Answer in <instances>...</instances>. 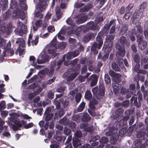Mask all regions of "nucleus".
<instances>
[{
  "label": "nucleus",
  "instance_id": "obj_49",
  "mask_svg": "<svg viewBox=\"0 0 148 148\" xmlns=\"http://www.w3.org/2000/svg\"><path fill=\"white\" fill-rule=\"evenodd\" d=\"M54 130H53L51 131L48 130L45 134V136L48 138L50 139L52 136L53 134L54 133Z\"/></svg>",
  "mask_w": 148,
  "mask_h": 148
},
{
  "label": "nucleus",
  "instance_id": "obj_10",
  "mask_svg": "<svg viewBox=\"0 0 148 148\" xmlns=\"http://www.w3.org/2000/svg\"><path fill=\"white\" fill-rule=\"evenodd\" d=\"M65 60V56L64 55L62 58V60H59L56 64V61L55 60L52 61L51 64L53 67H54L56 71H58L61 66V65L63 62Z\"/></svg>",
  "mask_w": 148,
  "mask_h": 148
},
{
  "label": "nucleus",
  "instance_id": "obj_59",
  "mask_svg": "<svg viewBox=\"0 0 148 148\" xmlns=\"http://www.w3.org/2000/svg\"><path fill=\"white\" fill-rule=\"evenodd\" d=\"M54 69H55L54 67H52L51 65V67L49 71V73H48V75L50 77L53 76L54 74Z\"/></svg>",
  "mask_w": 148,
  "mask_h": 148
},
{
  "label": "nucleus",
  "instance_id": "obj_23",
  "mask_svg": "<svg viewBox=\"0 0 148 148\" xmlns=\"http://www.w3.org/2000/svg\"><path fill=\"white\" fill-rule=\"evenodd\" d=\"M141 64L143 66L145 69H148V57L142 58L141 60Z\"/></svg>",
  "mask_w": 148,
  "mask_h": 148
},
{
  "label": "nucleus",
  "instance_id": "obj_27",
  "mask_svg": "<svg viewBox=\"0 0 148 148\" xmlns=\"http://www.w3.org/2000/svg\"><path fill=\"white\" fill-rule=\"evenodd\" d=\"M119 41L120 44L124 47L125 45L127 46L130 43L128 42L126 38L124 36H122L120 38Z\"/></svg>",
  "mask_w": 148,
  "mask_h": 148
},
{
  "label": "nucleus",
  "instance_id": "obj_33",
  "mask_svg": "<svg viewBox=\"0 0 148 148\" xmlns=\"http://www.w3.org/2000/svg\"><path fill=\"white\" fill-rule=\"evenodd\" d=\"M59 122L60 124H63L64 126H66L68 125L69 123V120L66 116H64L62 119L60 120Z\"/></svg>",
  "mask_w": 148,
  "mask_h": 148
},
{
  "label": "nucleus",
  "instance_id": "obj_36",
  "mask_svg": "<svg viewBox=\"0 0 148 148\" xmlns=\"http://www.w3.org/2000/svg\"><path fill=\"white\" fill-rule=\"evenodd\" d=\"M92 5L91 4H88L84 8H81L80 9L81 12H83L88 11L90 9L92 8Z\"/></svg>",
  "mask_w": 148,
  "mask_h": 148
},
{
  "label": "nucleus",
  "instance_id": "obj_12",
  "mask_svg": "<svg viewBox=\"0 0 148 148\" xmlns=\"http://www.w3.org/2000/svg\"><path fill=\"white\" fill-rule=\"evenodd\" d=\"M43 4L41 5V7H39L38 6V3L37 6V10H38L36 12L35 15V17L37 18L39 17L40 18H42L43 17V14H42V12L46 9L47 8V6L45 5L44 6Z\"/></svg>",
  "mask_w": 148,
  "mask_h": 148
},
{
  "label": "nucleus",
  "instance_id": "obj_51",
  "mask_svg": "<svg viewBox=\"0 0 148 148\" xmlns=\"http://www.w3.org/2000/svg\"><path fill=\"white\" fill-rule=\"evenodd\" d=\"M85 105V103L83 101L82 102L79 106L77 109V111L78 112H81L84 109Z\"/></svg>",
  "mask_w": 148,
  "mask_h": 148
},
{
  "label": "nucleus",
  "instance_id": "obj_53",
  "mask_svg": "<svg viewBox=\"0 0 148 148\" xmlns=\"http://www.w3.org/2000/svg\"><path fill=\"white\" fill-rule=\"evenodd\" d=\"M59 143H58L56 141L54 140L51 143V144L50 145L51 148H58L59 147Z\"/></svg>",
  "mask_w": 148,
  "mask_h": 148
},
{
  "label": "nucleus",
  "instance_id": "obj_19",
  "mask_svg": "<svg viewBox=\"0 0 148 148\" xmlns=\"http://www.w3.org/2000/svg\"><path fill=\"white\" fill-rule=\"evenodd\" d=\"M99 135H97L92 137L89 141L90 144L92 146H96L99 144V142L97 141L100 139Z\"/></svg>",
  "mask_w": 148,
  "mask_h": 148
},
{
  "label": "nucleus",
  "instance_id": "obj_29",
  "mask_svg": "<svg viewBox=\"0 0 148 148\" xmlns=\"http://www.w3.org/2000/svg\"><path fill=\"white\" fill-rule=\"evenodd\" d=\"M137 92H133L131 91L130 89H128L127 90V92L126 93V99H128L131 97L132 95L134 96L137 95Z\"/></svg>",
  "mask_w": 148,
  "mask_h": 148
},
{
  "label": "nucleus",
  "instance_id": "obj_62",
  "mask_svg": "<svg viewBox=\"0 0 148 148\" xmlns=\"http://www.w3.org/2000/svg\"><path fill=\"white\" fill-rule=\"evenodd\" d=\"M24 51V49H21L20 47H18L15 52V54L16 55L18 53V52L19 55L21 56L23 54Z\"/></svg>",
  "mask_w": 148,
  "mask_h": 148
},
{
  "label": "nucleus",
  "instance_id": "obj_4",
  "mask_svg": "<svg viewBox=\"0 0 148 148\" xmlns=\"http://www.w3.org/2000/svg\"><path fill=\"white\" fill-rule=\"evenodd\" d=\"M82 136V132L80 131H76L74 134V136L73 138V145L75 148L78 147L82 145V142L79 138Z\"/></svg>",
  "mask_w": 148,
  "mask_h": 148
},
{
  "label": "nucleus",
  "instance_id": "obj_21",
  "mask_svg": "<svg viewBox=\"0 0 148 148\" xmlns=\"http://www.w3.org/2000/svg\"><path fill=\"white\" fill-rule=\"evenodd\" d=\"M108 138L106 137H103L99 141L100 142V144L97 147V148H103L105 144H106L108 141Z\"/></svg>",
  "mask_w": 148,
  "mask_h": 148
},
{
  "label": "nucleus",
  "instance_id": "obj_26",
  "mask_svg": "<svg viewBox=\"0 0 148 148\" xmlns=\"http://www.w3.org/2000/svg\"><path fill=\"white\" fill-rule=\"evenodd\" d=\"M69 43L70 45V48L73 49L76 47V40L74 38H69Z\"/></svg>",
  "mask_w": 148,
  "mask_h": 148
},
{
  "label": "nucleus",
  "instance_id": "obj_7",
  "mask_svg": "<svg viewBox=\"0 0 148 148\" xmlns=\"http://www.w3.org/2000/svg\"><path fill=\"white\" fill-rule=\"evenodd\" d=\"M71 70L69 69L65 72L64 75L66 77V80L68 82H70L73 80L78 75L77 72H72Z\"/></svg>",
  "mask_w": 148,
  "mask_h": 148
},
{
  "label": "nucleus",
  "instance_id": "obj_48",
  "mask_svg": "<svg viewBox=\"0 0 148 148\" xmlns=\"http://www.w3.org/2000/svg\"><path fill=\"white\" fill-rule=\"evenodd\" d=\"M121 75L119 74H116L114 75V82H121Z\"/></svg>",
  "mask_w": 148,
  "mask_h": 148
},
{
  "label": "nucleus",
  "instance_id": "obj_24",
  "mask_svg": "<svg viewBox=\"0 0 148 148\" xmlns=\"http://www.w3.org/2000/svg\"><path fill=\"white\" fill-rule=\"evenodd\" d=\"M98 49V45L96 42H94L93 45H92L90 49V51L94 55H96L98 53V51L97 49Z\"/></svg>",
  "mask_w": 148,
  "mask_h": 148
},
{
  "label": "nucleus",
  "instance_id": "obj_1",
  "mask_svg": "<svg viewBox=\"0 0 148 148\" xmlns=\"http://www.w3.org/2000/svg\"><path fill=\"white\" fill-rule=\"evenodd\" d=\"M147 7V3L145 1H143L139 5V9L135 10L132 18L133 19L132 23L133 24H136L140 20L143 12Z\"/></svg>",
  "mask_w": 148,
  "mask_h": 148
},
{
  "label": "nucleus",
  "instance_id": "obj_58",
  "mask_svg": "<svg viewBox=\"0 0 148 148\" xmlns=\"http://www.w3.org/2000/svg\"><path fill=\"white\" fill-rule=\"evenodd\" d=\"M134 57V61L136 63H139L140 62V58L139 56L137 54H135Z\"/></svg>",
  "mask_w": 148,
  "mask_h": 148
},
{
  "label": "nucleus",
  "instance_id": "obj_13",
  "mask_svg": "<svg viewBox=\"0 0 148 148\" xmlns=\"http://www.w3.org/2000/svg\"><path fill=\"white\" fill-rule=\"evenodd\" d=\"M105 87L103 84H100L96 97L99 100H100V97L104 96L105 93Z\"/></svg>",
  "mask_w": 148,
  "mask_h": 148
},
{
  "label": "nucleus",
  "instance_id": "obj_60",
  "mask_svg": "<svg viewBox=\"0 0 148 148\" xmlns=\"http://www.w3.org/2000/svg\"><path fill=\"white\" fill-rule=\"evenodd\" d=\"M10 16L11 14L10 13V11L8 10L3 14V17L4 19L6 20L10 17Z\"/></svg>",
  "mask_w": 148,
  "mask_h": 148
},
{
  "label": "nucleus",
  "instance_id": "obj_14",
  "mask_svg": "<svg viewBox=\"0 0 148 148\" xmlns=\"http://www.w3.org/2000/svg\"><path fill=\"white\" fill-rule=\"evenodd\" d=\"M49 58V56L45 54L41 55L37 59V63L39 64L44 63L48 61Z\"/></svg>",
  "mask_w": 148,
  "mask_h": 148
},
{
  "label": "nucleus",
  "instance_id": "obj_43",
  "mask_svg": "<svg viewBox=\"0 0 148 148\" xmlns=\"http://www.w3.org/2000/svg\"><path fill=\"white\" fill-rule=\"evenodd\" d=\"M112 69L115 71H120V69L119 67L118 64L115 62L112 63Z\"/></svg>",
  "mask_w": 148,
  "mask_h": 148
},
{
  "label": "nucleus",
  "instance_id": "obj_9",
  "mask_svg": "<svg viewBox=\"0 0 148 148\" xmlns=\"http://www.w3.org/2000/svg\"><path fill=\"white\" fill-rule=\"evenodd\" d=\"M98 102L97 100L96 99L93 97L92 100L89 101V106L90 110H88V111L90 114L92 116V112L94 111L96 109L95 105L98 104Z\"/></svg>",
  "mask_w": 148,
  "mask_h": 148
},
{
  "label": "nucleus",
  "instance_id": "obj_64",
  "mask_svg": "<svg viewBox=\"0 0 148 148\" xmlns=\"http://www.w3.org/2000/svg\"><path fill=\"white\" fill-rule=\"evenodd\" d=\"M134 4L132 3H130L128 4L126 8V11H130L134 7Z\"/></svg>",
  "mask_w": 148,
  "mask_h": 148
},
{
  "label": "nucleus",
  "instance_id": "obj_42",
  "mask_svg": "<svg viewBox=\"0 0 148 148\" xmlns=\"http://www.w3.org/2000/svg\"><path fill=\"white\" fill-rule=\"evenodd\" d=\"M11 30V28L8 27L2 26L1 27V30L3 32H6L7 34L10 32Z\"/></svg>",
  "mask_w": 148,
  "mask_h": 148
},
{
  "label": "nucleus",
  "instance_id": "obj_3",
  "mask_svg": "<svg viewBox=\"0 0 148 148\" xmlns=\"http://www.w3.org/2000/svg\"><path fill=\"white\" fill-rule=\"evenodd\" d=\"M137 96H132L130 99L131 105H134L138 108L141 106V103L142 102L143 97L140 91H137Z\"/></svg>",
  "mask_w": 148,
  "mask_h": 148
},
{
  "label": "nucleus",
  "instance_id": "obj_55",
  "mask_svg": "<svg viewBox=\"0 0 148 148\" xmlns=\"http://www.w3.org/2000/svg\"><path fill=\"white\" fill-rule=\"evenodd\" d=\"M39 36H36L34 40H33L31 42V45L32 46L36 45L38 42Z\"/></svg>",
  "mask_w": 148,
  "mask_h": 148
},
{
  "label": "nucleus",
  "instance_id": "obj_41",
  "mask_svg": "<svg viewBox=\"0 0 148 148\" xmlns=\"http://www.w3.org/2000/svg\"><path fill=\"white\" fill-rule=\"evenodd\" d=\"M61 102L62 107L63 108H65L67 107L69 104V101L66 100H64L63 98L61 99Z\"/></svg>",
  "mask_w": 148,
  "mask_h": 148
},
{
  "label": "nucleus",
  "instance_id": "obj_2",
  "mask_svg": "<svg viewBox=\"0 0 148 148\" xmlns=\"http://www.w3.org/2000/svg\"><path fill=\"white\" fill-rule=\"evenodd\" d=\"M115 37V34L108 35L106 38L103 49H105V51L109 52L112 50L113 44V41Z\"/></svg>",
  "mask_w": 148,
  "mask_h": 148
},
{
  "label": "nucleus",
  "instance_id": "obj_15",
  "mask_svg": "<svg viewBox=\"0 0 148 148\" xmlns=\"http://www.w3.org/2000/svg\"><path fill=\"white\" fill-rule=\"evenodd\" d=\"M120 83L114 82V83H112L113 91L114 94L117 95L119 94L120 90L122 86Z\"/></svg>",
  "mask_w": 148,
  "mask_h": 148
},
{
  "label": "nucleus",
  "instance_id": "obj_31",
  "mask_svg": "<svg viewBox=\"0 0 148 148\" xmlns=\"http://www.w3.org/2000/svg\"><path fill=\"white\" fill-rule=\"evenodd\" d=\"M103 64L101 61L98 62L97 64L96 67L94 71L96 73H99L101 71V68Z\"/></svg>",
  "mask_w": 148,
  "mask_h": 148
},
{
  "label": "nucleus",
  "instance_id": "obj_16",
  "mask_svg": "<svg viewBox=\"0 0 148 148\" xmlns=\"http://www.w3.org/2000/svg\"><path fill=\"white\" fill-rule=\"evenodd\" d=\"M55 12L57 18H54L53 20L55 21H56L62 17L63 14V12L60 8L59 6H56V8Z\"/></svg>",
  "mask_w": 148,
  "mask_h": 148
},
{
  "label": "nucleus",
  "instance_id": "obj_37",
  "mask_svg": "<svg viewBox=\"0 0 148 148\" xmlns=\"http://www.w3.org/2000/svg\"><path fill=\"white\" fill-rule=\"evenodd\" d=\"M92 5L91 4H88L84 8H81L80 9L81 12H83L88 11L90 9L92 8Z\"/></svg>",
  "mask_w": 148,
  "mask_h": 148
},
{
  "label": "nucleus",
  "instance_id": "obj_52",
  "mask_svg": "<svg viewBox=\"0 0 148 148\" xmlns=\"http://www.w3.org/2000/svg\"><path fill=\"white\" fill-rule=\"evenodd\" d=\"M39 2L38 3V6L39 7H41V5L43 4L44 6L45 5L47 6V3H48L47 0H39Z\"/></svg>",
  "mask_w": 148,
  "mask_h": 148
},
{
  "label": "nucleus",
  "instance_id": "obj_32",
  "mask_svg": "<svg viewBox=\"0 0 148 148\" xmlns=\"http://www.w3.org/2000/svg\"><path fill=\"white\" fill-rule=\"evenodd\" d=\"M98 78L95 75H94L92 77V80L90 83V85L91 87L95 86L97 84Z\"/></svg>",
  "mask_w": 148,
  "mask_h": 148
},
{
  "label": "nucleus",
  "instance_id": "obj_40",
  "mask_svg": "<svg viewBox=\"0 0 148 148\" xmlns=\"http://www.w3.org/2000/svg\"><path fill=\"white\" fill-rule=\"evenodd\" d=\"M147 44L145 41H143L138 44V46L139 48L141 50H144L147 47Z\"/></svg>",
  "mask_w": 148,
  "mask_h": 148
},
{
  "label": "nucleus",
  "instance_id": "obj_38",
  "mask_svg": "<svg viewBox=\"0 0 148 148\" xmlns=\"http://www.w3.org/2000/svg\"><path fill=\"white\" fill-rule=\"evenodd\" d=\"M117 62L118 63V65L121 69H123L125 67L124 64H123V62L124 60L123 59L120 57H117Z\"/></svg>",
  "mask_w": 148,
  "mask_h": 148
},
{
  "label": "nucleus",
  "instance_id": "obj_50",
  "mask_svg": "<svg viewBox=\"0 0 148 148\" xmlns=\"http://www.w3.org/2000/svg\"><path fill=\"white\" fill-rule=\"evenodd\" d=\"M140 79V75L138 74L135 75L134 77V81L137 82L136 88L137 89H139L140 87L139 84V81Z\"/></svg>",
  "mask_w": 148,
  "mask_h": 148
},
{
  "label": "nucleus",
  "instance_id": "obj_35",
  "mask_svg": "<svg viewBox=\"0 0 148 148\" xmlns=\"http://www.w3.org/2000/svg\"><path fill=\"white\" fill-rule=\"evenodd\" d=\"M92 98V95L90 91L88 90H87L85 94V99L87 100L90 101V100H91Z\"/></svg>",
  "mask_w": 148,
  "mask_h": 148
},
{
  "label": "nucleus",
  "instance_id": "obj_8",
  "mask_svg": "<svg viewBox=\"0 0 148 148\" xmlns=\"http://www.w3.org/2000/svg\"><path fill=\"white\" fill-rule=\"evenodd\" d=\"M82 30L84 32H87L89 30H95L97 29V24L94 22L90 21L87 23L86 26H81Z\"/></svg>",
  "mask_w": 148,
  "mask_h": 148
},
{
  "label": "nucleus",
  "instance_id": "obj_46",
  "mask_svg": "<svg viewBox=\"0 0 148 148\" xmlns=\"http://www.w3.org/2000/svg\"><path fill=\"white\" fill-rule=\"evenodd\" d=\"M127 129L125 128H122L119 130V136L122 137L124 135L126 132H127Z\"/></svg>",
  "mask_w": 148,
  "mask_h": 148
},
{
  "label": "nucleus",
  "instance_id": "obj_45",
  "mask_svg": "<svg viewBox=\"0 0 148 148\" xmlns=\"http://www.w3.org/2000/svg\"><path fill=\"white\" fill-rule=\"evenodd\" d=\"M124 112V110L122 108H120L116 109L115 111V114L117 116L119 117L120 115L122 114Z\"/></svg>",
  "mask_w": 148,
  "mask_h": 148
},
{
  "label": "nucleus",
  "instance_id": "obj_34",
  "mask_svg": "<svg viewBox=\"0 0 148 148\" xmlns=\"http://www.w3.org/2000/svg\"><path fill=\"white\" fill-rule=\"evenodd\" d=\"M90 119V117L89 115L87 113L83 114L82 119V122H86L89 121Z\"/></svg>",
  "mask_w": 148,
  "mask_h": 148
},
{
  "label": "nucleus",
  "instance_id": "obj_44",
  "mask_svg": "<svg viewBox=\"0 0 148 148\" xmlns=\"http://www.w3.org/2000/svg\"><path fill=\"white\" fill-rule=\"evenodd\" d=\"M104 81L106 84H109L111 83L110 77L108 75L106 74L104 75Z\"/></svg>",
  "mask_w": 148,
  "mask_h": 148
},
{
  "label": "nucleus",
  "instance_id": "obj_30",
  "mask_svg": "<svg viewBox=\"0 0 148 148\" xmlns=\"http://www.w3.org/2000/svg\"><path fill=\"white\" fill-rule=\"evenodd\" d=\"M146 132L145 128H142L138 131L136 134V137L138 138H140L143 136Z\"/></svg>",
  "mask_w": 148,
  "mask_h": 148
},
{
  "label": "nucleus",
  "instance_id": "obj_28",
  "mask_svg": "<svg viewBox=\"0 0 148 148\" xmlns=\"http://www.w3.org/2000/svg\"><path fill=\"white\" fill-rule=\"evenodd\" d=\"M16 43L19 45L18 47H24L25 46V42L22 38H19L17 39Z\"/></svg>",
  "mask_w": 148,
  "mask_h": 148
},
{
  "label": "nucleus",
  "instance_id": "obj_61",
  "mask_svg": "<svg viewBox=\"0 0 148 148\" xmlns=\"http://www.w3.org/2000/svg\"><path fill=\"white\" fill-rule=\"evenodd\" d=\"M53 117V115L52 114H47L45 117V120L47 122H48Z\"/></svg>",
  "mask_w": 148,
  "mask_h": 148
},
{
  "label": "nucleus",
  "instance_id": "obj_63",
  "mask_svg": "<svg viewBox=\"0 0 148 148\" xmlns=\"http://www.w3.org/2000/svg\"><path fill=\"white\" fill-rule=\"evenodd\" d=\"M66 45V43L64 42H62L59 43L58 46L59 49H63L65 48Z\"/></svg>",
  "mask_w": 148,
  "mask_h": 148
},
{
  "label": "nucleus",
  "instance_id": "obj_17",
  "mask_svg": "<svg viewBox=\"0 0 148 148\" xmlns=\"http://www.w3.org/2000/svg\"><path fill=\"white\" fill-rule=\"evenodd\" d=\"M129 25L127 24H125L122 26L119 31V34L121 36L125 35H127Z\"/></svg>",
  "mask_w": 148,
  "mask_h": 148
},
{
  "label": "nucleus",
  "instance_id": "obj_22",
  "mask_svg": "<svg viewBox=\"0 0 148 148\" xmlns=\"http://www.w3.org/2000/svg\"><path fill=\"white\" fill-rule=\"evenodd\" d=\"M95 36L92 33H88L83 38V41L86 42H88L92 38H94Z\"/></svg>",
  "mask_w": 148,
  "mask_h": 148
},
{
  "label": "nucleus",
  "instance_id": "obj_6",
  "mask_svg": "<svg viewBox=\"0 0 148 148\" xmlns=\"http://www.w3.org/2000/svg\"><path fill=\"white\" fill-rule=\"evenodd\" d=\"M116 47L117 51L115 55L116 57L121 56L123 57L126 53L125 49L124 46H121L119 44L116 45Z\"/></svg>",
  "mask_w": 148,
  "mask_h": 148
},
{
  "label": "nucleus",
  "instance_id": "obj_18",
  "mask_svg": "<svg viewBox=\"0 0 148 148\" xmlns=\"http://www.w3.org/2000/svg\"><path fill=\"white\" fill-rule=\"evenodd\" d=\"M78 16H79V18L76 21V23L78 24L84 23L88 19V16L86 15L80 14L78 15Z\"/></svg>",
  "mask_w": 148,
  "mask_h": 148
},
{
  "label": "nucleus",
  "instance_id": "obj_5",
  "mask_svg": "<svg viewBox=\"0 0 148 148\" xmlns=\"http://www.w3.org/2000/svg\"><path fill=\"white\" fill-rule=\"evenodd\" d=\"M18 28L15 29V32L18 35L22 36L24 34L27 32V27L24 24L18 21L17 24Z\"/></svg>",
  "mask_w": 148,
  "mask_h": 148
},
{
  "label": "nucleus",
  "instance_id": "obj_54",
  "mask_svg": "<svg viewBox=\"0 0 148 148\" xmlns=\"http://www.w3.org/2000/svg\"><path fill=\"white\" fill-rule=\"evenodd\" d=\"M64 114V110L62 109H60L58 111V112L56 113L55 116V117L56 118H58V117H56V115H58L59 117H60L63 116Z\"/></svg>",
  "mask_w": 148,
  "mask_h": 148
},
{
  "label": "nucleus",
  "instance_id": "obj_25",
  "mask_svg": "<svg viewBox=\"0 0 148 148\" xmlns=\"http://www.w3.org/2000/svg\"><path fill=\"white\" fill-rule=\"evenodd\" d=\"M135 146L136 148H145V145L143 144L142 140L138 139L135 141Z\"/></svg>",
  "mask_w": 148,
  "mask_h": 148
},
{
  "label": "nucleus",
  "instance_id": "obj_57",
  "mask_svg": "<svg viewBox=\"0 0 148 148\" xmlns=\"http://www.w3.org/2000/svg\"><path fill=\"white\" fill-rule=\"evenodd\" d=\"M65 55V58H66V59L68 61H69L70 59L73 58L72 53L71 52H69L66 55Z\"/></svg>",
  "mask_w": 148,
  "mask_h": 148
},
{
  "label": "nucleus",
  "instance_id": "obj_47",
  "mask_svg": "<svg viewBox=\"0 0 148 148\" xmlns=\"http://www.w3.org/2000/svg\"><path fill=\"white\" fill-rule=\"evenodd\" d=\"M110 27L108 24H106L104 26L102 29L103 34H107Z\"/></svg>",
  "mask_w": 148,
  "mask_h": 148
},
{
  "label": "nucleus",
  "instance_id": "obj_56",
  "mask_svg": "<svg viewBox=\"0 0 148 148\" xmlns=\"http://www.w3.org/2000/svg\"><path fill=\"white\" fill-rule=\"evenodd\" d=\"M54 101L57 109H60L61 106V99H60L58 101L56 100Z\"/></svg>",
  "mask_w": 148,
  "mask_h": 148
},
{
  "label": "nucleus",
  "instance_id": "obj_39",
  "mask_svg": "<svg viewBox=\"0 0 148 148\" xmlns=\"http://www.w3.org/2000/svg\"><path fill=\"white\" fill-rule=\"evenodd\" d=\"M47 53L51 55V57L54 58L56 57L57 54L56 53V50L54 49H49L47 51Z\"/></svg>",
  "mask_w": 148,
  "mask_h": 148
},
{
  "label": "nucleus",
  "instance_id": "obj_11",
  "mask_svg": "<svg viewBox=\"0 0 148 148\" xmlns=\"http://www.w3.org/2000/svg\"><path fill=\"white\" fill-rule=\"evenodd\" d=\"M103 32L100 31L96 37V41L98 45V49H100L103 44Z\"/></svg>",
  "mask_w": 148,
  "mask_h": 148
},
{
  "label": "nucleus",
  "instance_id": "obj_20",
  "mask_svg": "<svg viewBox=\"0 0 148 148\" xmlns=\"http://www.w3.org/2000/svg\"><path fill=\"white\" fill-rule=\"evenodd\" d=\"M14 14H16L15 15L18 18H20L22 20H24L26 17V15L24 12L22 11H19L18 12L16 11L13 12Z\"/></svg>",
  "mask_w": 148,
  "mask_h": 148
}]
</instances>
